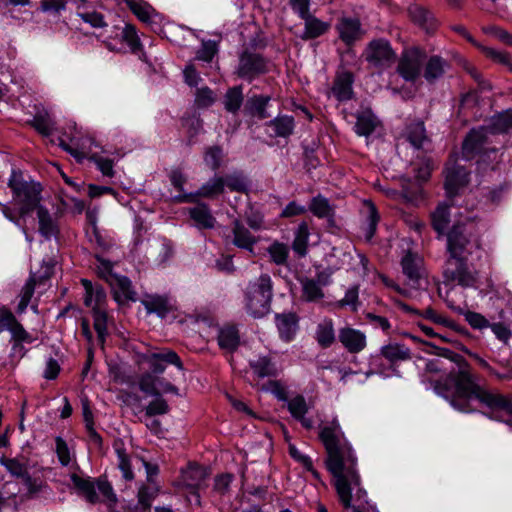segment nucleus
<instances>
[{
    "instance_id": "nucleus-4",
    "label": "nucleus",
    "mask_w": 512,
    "mask_h": 512,
    "mask_svg": "<svg viewBox=\"0 0 512 512\" xmlns=\"http://www.w3.org/2000/svg\"><path fill=\"white\" fill-rule=\"evenodd\" d=\"M14 200L19 204L20 216H27L42 205V186L35 181H26L21 170L13 169L7 183Z\"/></svg>"
},
{
    "instance_id": "nucleus-48",
    "label": "nucleus",
    "mask_w": 512,
    "mask_h": 512,
    "mask_svg": "<svg viewBox=\"0 0 512 512\" xmlns=\"http://www.w3.org/2000/svg\"><path fill=\"white\" fill-rule=\"evenodd\" d=\"M309 210L314 216L318 218L335 216L334 207L330 205L328 199L321 195L312 198L309 205Z\"/></svg>"
},
{
    "instance_id": "nucleus-52",
    "label": "nucleus",
    "mask_w": 512,
    "mask_h": 512,
    "mask_svg": "<svg viewBox=\"0 0 512 512\" xmlns=\"http://www.w3.org/2000/svg\"><path fill=\"white\" fill-rule=\"evenodd\" d=\"M157 381L158 378L155 376V374H153L152 372H146L142 374L141 377L139 378V389L148 395L160 396V390L156 386Z\"/></svg>"
},
{
    "instance_id": "nucleus-47",
    "label": "nucleus",
    "mask_w": 512,
    "mask_h": 512,
    "mask_svg": "<svg viewBox=\"0 0 512 512\" xmlns=\"http://www.w3.org/2000/svg\"><path fill=\"white\" fill-rule=\"evenodd\" d=\"M37 285L36 274H30L28 280L25 285L22 287L21 292L19 294L20 301L17 306L16 312L18 314H22L25 312L28 304L31 301L32 296L35 292V287Z\"/></svg>"
},
{
    "instance_id": "nucleus-54",
    "label": "nucleus",
    "mask_w": 512,
    "mask_h": 512,
    "mask_svg": "<svg viewBox=\"0 0 512 512\" xmlns=\"http://www.w3.org/2000/svg\"><path fill=\"white\" fill-rule=\"evenodd\" d=\"M122 40L127 43L133 53L142 50V44L133 25L127 24L122 31Z\"/></svg>"
},
{
    "instance_id": "nucleus-20",
    "label": "nucleus",
    "mask_w": 512,
    "mask_h": 512,
    "mask_svg": "<svg viewBox=\"0 0 512 512\" xmlns=\"http://www.w3.org/2000/svg\"><path fill=\"white\" fill-rule=\"evenodd\" d=\"M275 325L280 338L285 342H290L299 329V316L295 312L277 313Z\"/></svg>"
},
{
    "instance_id": "nucleus-12",
    "label": "nucleus",
    "mask_w": 512,
    "mask_h": 512,
    "mask_svg": "<svg viewBox=\"0 0 512 512\" xmlns=\"http://www.w3.org/2000/svg\"><path fill=\"white\" fill-rule=\"evenodd\" d=\"M142 360L148 364L151 372L155 375L162 374L169 364L176 366L179 370H184L179 355L168 348H161L154 352L148 351L142 355Z\"/></svg>"
},
{
    "instance_id": "nucleus-16",
    "label": "nucleus",
    "mask_w": 512,
    "mask_h": 512,
    "mask_svg": "<svg viewBox=\"0 0 512 512\" xmlns=\"http://www.w3.org/2000/svg\"><path fill=\"white\" fill-rule=\"evenodd\" d=\"M225 191L222 176H214L203 184L195 193L181 194L175 197L176 202H197L200 198L214 199Z\"/></svg>"
},
{
    "instance_id": "nucleus-36",
    "label": "nucleus",
    "mask_w": 512,
    "mask_h": 512,
    "mask_svg": "<svg viewBox=\"0 0 512 512\" xmlns=\"http://www.w3.org/2000/svg\"><path fill=\"white\" fill-rule=\"evenodd\" d=\"M378 125V120L371 109L367 108L356 114L355 132L359 136L371 135Z\"/></svg>"
},
{
    "instance_id": "nucleus-22",
    "label": "nucleus",
    "mask_w": 512,
    "mask_h": 512,
    "mask_svg": "<svg viewBox=\"0 0 512 512\" xmlns=\"http://www.w3.org/2000/svg\"><path fill=\"white\" fill-rule=\"evenodd\" d=\"M353 82L354 75L350 71H342L336 74L331 92L339 102H345L353 98Z\"/></svg>"
},
{
    "instance_id": "nucleus-44",
    "label": "nucleus",
    "mask_w": 512,
    "mask_h": 512,
    "mask_svg": "<svg viewBox=\"0 0 512 512\" xmlns=\"http://www.w3.org/2000/svg\"><path fill=\"white\" fill-rule=\"evenodd\" d=\"M28 124L44 136L52 134L54 125L49 112L45 109L37 111L33 119L29 121Z\"/></svg>"
},
{
    "instance_id": "nucleus-14",
    "label": "nucleus",
    "mask_w": 512,
    "mask_h": 512,
    "mask_svg": "<svg viewBox=\"0 0 512 512\" xmlns=\"http://www.w3.org/2000/svg\"><path fill=\"white\" fill-rule=\"evenodd\" d=\"M489 131L485 126L472 128L464 137L461 146V153L465 160H472L484 151L488 143Z\"/></svg>"
},
{
    "instance_id": "nucleus-40",
    "label": "nucleus",
    "mask_w": 512,
    "mask_h": 512,
    "mask_svg": "<svg viewBox=\"0 0 512 512\" xmlns=\"http://www.w3.org/2000/svg\"><path fill=\"white\" fill-rule=\"evenodd\" d=\"M302 289V299L306 302H319L325 294L319 283L312 278L303 277L300 279Z\"/></svg>"
},
{
    "instance_id": "nucleus-8",
    "label": "nucleus",
    "mask_w": 512,
    "mask_h": 512,
    "mask_svg": "<svg viewBox=\"0 0 512 512\" xmlns=\"http://www.w3.org/2000/svg\"><path fill=\"white\" fill-rule=\"evenodd\" d=\"M424 344L431 346L435 349V354L444 357L450 361L451 363H454L456 365L455 371L458 373L457 376V384L460 390H467L468 387L472 388V384H480L478 382V377L475 373H473L472 368L470 364L466 361V359L461 356L460 354H457L447 348H440L432 343L424 342Z\"/></svg>"
},
{
    "instance_id": "nucleus-42",
    "label": "nucleus",
    "mask_w": 512,
    "mask_h": 512,
    "mask_svg": "<svg viewBox=\"0 0 512 512\" xmlns=\"http://www.w3.org/2000/svg\"><path fill=\"white\" fill-rule=\"evenodd\" d=\"M364 205L367 208L366 214V223L363 228L364 237L367 241H370L376 233L377 225L380 220L379 213L377 211L376 206L372 201L366 200L364 201Z\"/></svg>"
},
{
    "instance_id": "nucleus-61",
    "label": "nucleus",
    "mask_w": 512,
    "mask_h": 512,
    "mask_svg": "<svg viewBox=\"0 0 512 512\" xmlns=\"http://www.w3.org/2000/svg\"><path fill=\"white\" fill-rule=\"evenodd\" d=\"M214 93L208 87H202L196 92L195 102L198 107L207 108L214 103Z\"/></svg>"
},
{
    "instance_id": "nucleus-37",
    "label": "nucleus",
    "mask_w": 512,
    "mask_h": 512,
    "mask_svg": "<svg viewBox=\"0 0 512 512\" xmlns=\"http://www.w3.org/2000/svg\"><path fill=\"white\" fill-rule=\"evenodd\" d=\"M315 340L324 349L332 346L336 340L332 319L325 318L318 323L315 331Z\"/></svg>"
},
{
    "instance_id": "nucleus-46",
    "label": "nucleus",
    "mask_w": 512,
    "mask_h": 512,
    "mask_svg": "<svg viewBox=\"0 0 512 512\" xmlns=\"http://www.w3.org/2000/svg\"><path fill=\"white\" fill-rule=\"evenodd\" d=\"M93 327L97 333L99 343L103 346L108 335L107 322L108 314L106 309L95 308L92 312Z\"/></svg>"
},
{
    "instance_id": "nucleus-45",
    "label": "nucleus",
    "mask_w": 512,
    "mask_h": 512,
    "mask_svg": "<svg viewBox=\"0 0 512 512\" xmlns=\"http://www.w3.org/2000/svg\"><path fill=\"white\" fill-rule=\"evenodd\" d=\"M154 486L142 485L137 492V509L140 508L142 512H146L151 508L153 500L158 496L160 488Z\"/></svg>"
},
{
    "instance_id": "nucleus-7",
    "label": "nucleus",
    "mask_w": 512,
    "mask_h": 512,
    "mask_svg": "<svg viewBox=\"0 0 512 512\" xmlns=\"http://www.w3.org/2000/svg\"><path fill=\"white\" fill-rule=\"evenodd\" d=\"M272 68V61L257 52L256 50L245 47L238 55V63L234 74L249 83L255 79L268 74Z\"/></svg>"
},
{
    "instance_id": "nucleus-34",
    "label": "nucleus",
    "mask_w": 512,
    "mask_h": 512,
    "mask_svg": "<svg viewBox=\"0 0 512 512\" xmlns=\"http://www.w3.org/2000/svg\"><path fill=\"white\" fill-rule=\"evenodd\" d=\"M305 22L304 32L300 36L302 40L318 38L330 29V23L324 22L312 14L302 18Z\"/></svg>"
},
{
    "instance_id": "nucleus-23",
    "label": "nucleus",
    "mask_w": 512,
    "mask_h": 512,
    "mask_svg": "<svg viewBox=\"0 0 512 512\" xmlns=\"http://www.w3.org/2000/svg\"><path fill=\"white\" fill-rule=\"evenodd\" d=\"M193 207L187 209L189 217L195 222L198 229H213L216 224L214 217L208 204L201 202L199 199Z\"/></svg>"
},
{
    "instance_id": "nucleus-56",
    "label": "nucleus",
    "mask_w": 512,
    "mask_h": 512,
    "mask_svg": "<svg viewBox=\"0 0 512 512\" xmlns=\"http://www.w3.org/2000/svg\"><path fill=\"white\" fill-rule=\"evenodd\" d=\"M289 454L307 471L311 472L315 479H320V474L317 470L314 469L313 462L309 456L302 454L294 445L289 446Z\"/></svg>"
},
{
    "instance_id": "nucleus-5",
    "label": "nucleus",
    "mask_w": 512,
    "mask_h": 512,
    "mask_svg": "<svg viewBox=\"0 0 512 512\" xmlns=\"http://www.w3.org/2000/svg\"><path fill=\"white\" fill-rule=\"evenodd\" d=\"M273 284L268 274L260 275L254 282H250L244 293L245 308L253 318H262L271 308Z\"/></svg>"
},
{
    "instance_id": "nucleus-35",
    "label": "nucleus",
    "mask_w": 512,
    "mask_h": 512,
    "mask_svg": "<svg viewBox=\"0 0 512 512\" xmlns=\"http://www.w3.org/2000/svg\"><path fill=\"white\" fill-rule=\"evenodd\" d=\"M142 304L148 313H155L161 318L166 317L171 311H173V305L165 296H147L142 300Z\"/></svg>"
},
{
    "instance_id": "nucleus-62",
    "label": "nucleus",
    "mask_w": 512,
    "mask_h": 512,
    "mask_svg": "<svg viewBox=\"0 0 512 512\" xmlns=\"http://www.w3.org/2000/svg\"><path fill=\"white\" fill-rule=\"evenodd\" d=\"M55 443H56V454L59 459V462L63 466L69 465L71 458H70V451H69L66 441L62 437L58 436L55 439Z\"/></svg>"
},
{
    "instance_id": "nucleus-17",
    "label": "nucleus",
    "mask_w": 512,
    "mask_h": 512,
    "mask_svg": "<svg viewBox=\"0 0 512 512\" xmlns=\"http://www.w3.org/2000/svg\"><path fill=\"white\" fill-rule=\"evenodd\" d=\"M231 243L239 249L248 251L254 255V247L259 239L247 228L240 219H234L231 223Z\"/></svg>"
},
{
    "instance_id": "nucleus-1",
    "label": "nucleus",
    "mask_w": 512,
    "mask_h": 512,
    "mask_svg": "<svg viewBox=\"0 0 512 512\" xmlns=\"http://www.w3.org/2000/svg\"><path fill=\"white\" fill-rule=\"evenodd\" d=\"M450 206L442 203L431 213L432 228L440 235H446L445 260L442 275L445 282L463 288L476 287L478 271L469 263V257L481 249V238L476 226L469 222H456L447 230L450 223Z\"/></svg>"
},
{
    "instance_id": "nucleus-30",
    "label": "nucleus",
    "mask_w": 512,
    "mask_h": 512,
    "mask_svg": "<svg viewBox=\"0 0 512 512\" xmlns=\"http://www.w3.org/2000/svg\"><path fill=\"white\" fill-rule=\"evenodd\" d=\"M217 342L222 350L234 352L240 345V333L236 325L226 324L219 328Z\"/></svg>"
},
{
    "instance_id": "nucleus-64",
    "label": "nucleus",
    "mask_w": 512,
    "mask_h": 512,
    "mask_svg": "<svg viewBox=\"0 0 512 512\" xmlns=\"http://www.w3.org/2000/svg\"><path fill=\"white\" fill-rule=\"evenodd\" d=\"M217 53V46L214 42L208 41L202 44V47L197 51L196 59L205 62L212 61L213 57Z\"/></svg>"
},
{
    "instance_id": "nucleus-27",
    "label": "nucleus",
    "mask_w": 512,
    "mask_h": 512,
    "mask_svg": "<svg viewBox=\"0 0 512 512\" xmlns=\"http://www.w3.org/2000/svg\"><path fill=\"white\" fill-rule=\"evenodd\" d=\"M408 12L411 20L427 33H432L437 29L438 22L432 12L428 9L417 4H413L409 7Z\"/></svg>"
},
{
    "instance_id": "nucleus-18",
    "label": "nucleus",
    "mask_w": 512,
    "mask_h": 512,
    "mask_svg": "<svg viewBox=\"0 0 512 512\" xmlns=\"http://www.w3.org/2000/svg\"><path fill=\"white\" fill-rule=\"evenodd\" d=\"M109 285L112 290L113 298L119 305H124L129 301L137 300V293L133 288L131 280L123 275H111Z\"/></svg>"
},
{
    "instance_id": "nucleus-60",
    "label": "nucleus",
    "mask_w": 512,
    "mask_h": 512,
    "mask_svg": "<svg viewBox=\"0 0 512 512\" xmlns=\"http://www.w3.org/2000/svg\"><path fill=\"white\" fill-rule=\"evenodd\" d=\"M89 160L96 164L97 168L101 171V173L104 176L112 177L114 175L113 160L101 157L97 154H93L92 156H90Z\"/></svg>"
},
{
    "instance_id": "nucleus-29",
    "label": "nucleus",
    "mask_w": 512,
    "mask_h": 512,
    "mask_svg": "<svg viewBox=\"0 0 512 512\" xmlns=\"http://www.w3.org/2000/svg\"><path fill=\"white\" fill-rule=\"evenodd\" d=\"M208 476V469L195 462H190L187 467L181 471L183 483L187 487L194 489L200 488L201 484L206 480Z\"/></svg>"
},
{
    "instance_id": "nucleus-33",
    "label": "nucleus",
    "mask_w": 512,
    "mask_h": 512,
    "mask_svg": "<svg viewBox=\"0 0 512 512\" xmlns=\"http://www.w3.org/2000/svg\"><path fill=\"white\" fill-rule=\"evenodd\" d=\"M485 127L493 135L509 133L512 130V109L493 115Z\"/></svg>"
},
{
    "instance_id": "nucleus-53",
    "label": "nucleus",
    "mask_w": 512,
    "mask_h": 512,
    "mask_svg": "<svg viewBox=\"0 0 512 512\" xmlns=\"http://www.w3.org/2000/svg\"><path fill=\"white\" fill-rule=\"evenodd\" d=\"M261 390L272 393L279 401H288L286 386L280 380H268L262 385Z\"/></svg>"
},
{
    "instance_id": "nucleus-58",
    "label": "nucleus",
    "mask_w": 512,
    "mask_h": 512,
    "mask_svg": "<svg viewBox=\"0 0 512 512\" xmlns=\"http://www.w3.org/2000/svg\"><path fill=\"white\" fill-rule=\"evenodd\" d=\"M288 410L292 417H302L308 412V406L305 398L302 395H297L288 401Z\"/></svg>"
},
{
    "instance_id": "nucleus-19",
    "label": "nucleus",
    "mask_w": 512,
    "mask_h": 512,
    "mask_svg": "<svg viewBox=\"0 0 512 512\" xmlns=\"http://www.w3.org/2000/svg\"><path fill=\"white\" fill-rule=\"evenodd\" d=\"M338 339L343 347L351 354H357L367 345L366 335L360 330L343 327L339 330Z\"/></svg>"
},
{
    "instance_id": "nucleus-2",
    "label": "nucleus",
    "mask_w": 512,
    "mask_h": 512,
    "mask_svg": "<svg viewBox=\"0 0 512 512\" xmlns=\"http://www.w3.org/2000/svg\"><path fill=\"white\" fill-rule=\"evenodd\" d=\"M457 376L454 366L435 358L426 362L421 378L422 382L429 384L437 394L449 399L450 404L460 412H473L470 400L476 399L493 413L501 412L512 418V393L503 394L481 384H472V388L468 387L463 391L458 387Z\"/></svg>"
},
{
    "instance_id": "nucleus-6",
    "label": "nucleus",
    "mask_w": 512,
    "mask_h": 512,
    "mask_svg": "<svg viewBox=\"0 0 512 512\" xmlns=\"http://www.w3.org/2000/svg\"><path fill=\"white\" fill-rule=\"evenodd\" d=\"M70 479L78 494L84 497L90 504L107 502L111 506L115 505L118 501L113 487L106 476H101L96 481H92L90 478H83L73 473L70 475Z\"/></svg>"
},
{
    "instance_id": "nucleus-31",
    "label": "nucleus",
    "mask_w": 512,
    "mask_h": 512,
    "mask_svg": "<svg viewBox=\"0 0 512 512\" xmlns=\"http://www.w3.org/2000/svg\"><path fill=\"white\" fill-rule=\"evenodd\" d=\"M449 67L447 60L441 56L433 55L425 63L423 77L429 84H434L444 76Z\"/></svg>"
},
{
    "instance_id": "nucleus-59",
    "label": "nucleus",
    "mask_w": 512,
    "mask_h": 512,
    "mask_svg": "<svg viewBox=\"0 0 512 512\" xmlns=\"http://www.w3.org/2000/svg\"><path fill=\"white\" fill-rule=\"evenodd\" d=\"M0 462L13 476L23 478L28 473L26 465L15 458H2Z\"/></svg>"
},
{
    "instance_id": "nucleus-43",
    "label": "nucleus",
    "mask_w": 512,
    "mask_h": 512,
    "mask_svg": "<svg viewBox=\"0 0 512 512\" xmlns=\"http://www.w3.org/2000/svg\"><path fill=\"white\" fill-rule=\"evenodd\" d=\"M243 87L237 85L229 88L224 95V107L230 113H237L243 104Z\"/></svg>"
},
{
    "instance_id": "nucleus-21",
    "label": "nucleus",
    "mask_w": 512,
    "mask_h": 512,
    "mask_svg": "<svg viewBox=\"0 0 512 512\" xmlns=\"http://www.w3.org/2000/svg\"><path fill=\"white\" fill-rule=\"evenodd\" d=\"M266 131L272 138H289L295 129V120L290 115H278L265 123Z\"/></svg>"
},
{
    "instance_id": "nucleus-55",
    "label": "nucleus",
    "mask_w": 512,
    "mask_h": 512,
    "mask_svg": "<svg viewBox=\"0 0 512 512\" xmlns=\"http://www.w3.org/2000/svg\"><path fill=\"white\" fill-rule=\"evenodd\" d=\"M116 454L119 460L118 467L123 474V478L127 481H132L134 479V473L131 468L129 455L126 453V450L123 447H117Z\"/></svg>"
},
{
    "instance_id": "nucleus-32",
    "label": "nucleus",
    "mask_w": 512,
    "mask_h": 512,
    "mask_svg": "<svg viewBox=\"0 0 512 512\" xmlns=\"http://www.w3.org/2000/svg\"><path fill=\"white\" fill-rule=\"evenodd\" d=\"M36 212L38 217L39 233L46 240H50L52 237H57L60 233V229L49 210L46 207L41 206L36 209Z\"/></svg>"
},
{
    "instance_id": "nucleus-15",
    "label": "nucleus",
    "mask_w": 512,
    "mask_h": 512,
    "mask_svg": "<svg viewBox=\"0 0 512 512\" xmlns=\"http://www.w3.org/2000/svg\"><path fill=\"white\" fill-rule=\"evenodd\" d=\"M1 326L10 331L14 342L13 349L21 348L22 343H31L32 336L25 330L15 315L6 307L0 308Z\"/></svg>"
},
{
    "instance_id": "nucleus-9",
    "label": "nucleus",
    "mask_w": 512,
    "mask_h": 512,
    "mask_svg": "<svg viewBox=\"0 0 512 512\" xmlns=\"http://www.w3.org/2000/svg\"><path fill=\"white\" fill-rule=\"evenodd\" d=\"M365 61L372 67L383 70L389 68L396 60V53L388 40L373 39L363 51Z\"/></svg>"
},
{
    "instance_id": "nucleus-50",
    "label": "nucleus",
    "mask_w": 512,
    "mask_h": 512,
    "mask_svg": "<svg viewBox=\"0 0 512 512\" xmlns=\"http://www.w3.org/2000/svg\"><path fill=\"white\" fill-rule=\"evenodd\" d=\"M267 251L274 264L278 266L287 264L289 249L286 244L275 241L267 248Z\"/></svg>"
},
{
    "instance_id": "nucleus-28",
    "label": "nucleus",
    "mask_w": 512,
    "mask_h": 512,
    "mask_svg": "<svg viewBox=\"0 0 512 512\" xmlns=\"http://www.w3.org/2000/svg\"><path fill=\"white\" fill-rule=\"evenodd\" d=\"M339 38L347 45H353L361 38V23L356 18H342L337 25Z\"/></svg>"
},
{
    "instance_id": "nucleus-39",
    "label": "nucleus",
    "mask_w": 512,
    "mask_h": 512,
    "mask_svg": "<svg viewBox=\"0 0 512 512\" xmlns=\"http://www.w3.org/2000/svg\"><path fill=\"white\" fill-rule=\"evenodd\" d=\"M309 227L306 221H302L294 232L292 249L299 257H305L308 252Z\"/></svg>"
},
{
    "instance_id": "nucleus-38",
    "label": "nucleus",
    "mask_w": 512,
    "mask_h": 512,
    "mask_svg": "<svg viewBox=\"0 0 512 512\" xmlns=\"http://www.w3.org/2000/svg\"><path fill=\"white\" fill-rule=\"evenodd\" d=\"M380 354L391 364L411 359V350L399 343H389L383 346Z\"/></svg>"
},
{
    "instance_id": "nucleus-11",
    "label": "nucleus",
    "mask_w": 512,
    "mask_h": 512,
    "mask_svg": "<svg viewBox=\"0 0 512 512\" xmlns=\"http://www.w3.org/2000/svg\"><path fill=\"white\" fill-rule=\"evenodd\" d=\"M402 273L406 277V284L413 289H420L426 282V271L423 259L416 253L407 251L401 259Z\"/></svg>"
},
{
    "instance_id": "nucleus-63",
    "label": "nucleus",
    "mask_w": 512,
    "mask_h": 512,
    "mask_svg": "<svg viewBox=\"0 0 512 512\" xmlns=\"http://www.w3.org/2000/svg\"><path fill=\"white\" fill-rule=\"evenodd\" d=\"M233 480V475L229 473L217 475L214 479L213 490L220 495L228 492L230 484Z\"/></svg>"
},
{
    "instance_id": "nucleus-51",
    "label": "nucleus",
    "mask_w": 512,
    "mask_h": 512,
    "mask_svg": "<svg viewBox=\"0 0 512 512\" xmlns=\"http://www.w3.org/2000/svg\"><path fill=\"white\" fill-rule=\"evenodd\" d=\"M223 149L219 145L207 147L204 151V162L212 170L216 171L221 167Z\"/></svg>"
},
{
    "instance_id": "nucleus-26",
    "label": "nucleus",
    "mask_w": 512,
    "mask_h": 512,
    "mask_svg": "<svg viewBox=\"0 0 512 512\" xmlns=\"http://www.w3.org/2000/svg\"><path fill=\"white\" fill-rule=\"evenodd\" d=\"M270 101L271 96L269 95H253L246 100L243 113L250 118H256L258 120L267 119L270 117L267 111Z\"/></svg>"
},
{
    "instance_id": "nucleus-3",
    "label": "nucleus",
    "mask_w": 512,
    "mask_h": 512,
    "mask_svg": "<svg viewBox=\"0 0 512 512\" xmlns=\"http://www.w3.org/2000/svg\"><path fill=\"white\" fill-rule=\"evenodd\" d=\"M319 439L325 448V466L333 477L339 500L345 508H350L352 489L361 483L355 451L336 419L319 427Z\"/></svg>"
},
{
    "instance_id": "nucleus-41",
    "label": "nucleus",
    "mask_w": 512,
    "mask_h": 512,
    "mask_svg": "<svg viewBox=\"0 0 512 512\" xmlns=\"http://www.w3.org/2000/svg\"><path fill=\"white\" fill-rule=\"evenodd\" d=\"M224 188L227 187L231 192L248 194L249 181L241 171H235L231 174L222 176Z\"/></svg>"
},
{
    "instance_id": "nucleus-25",
    "label": "nucleus",
    "mask_w": 512,
    "mask_h": 512,
    "mask_svg": "<svg viewBox=\"0 0 512 512\" xmlns=\"http://www.w3.org/2000/svg\"><path fill=\"white\" fill-rule=\"evenodd\" d=\"M406 140L417 150L426 149L431 144V139L427 135V131L422 120H415L406 126Z\"/></svg>"
},
{
    "instance_id": "nucleus-49",
    "label": "nucleus",
    "mask_w": 512,
    "mask_h": 512,
    "mask_svg": "<svg viewBox=\"0 0 512 512\" xmlns=\"http://www.w3.org/2000/svg\"><path fill=\"white\" fill-rule=\"evenodd\" d=\"M125 3L140 21L150 22L151 13L154 12L151 5L138 0H125Z\"/></svg>"
},
{
    "instance_id": "nucleus-10",
    "label": "nucleus",
    "mask_w": 512,
    "mask_h": 512,
    "mask_svg": "<svg viewBox=\"0 0 512 512\" xmlns=\"http://www.w3.org/2000/svg\"><path fill=\"white\" fill-rule=\"evenodd\" d=\"M424 58L425 53L417 47L405 50L398 62L397 72L404 80L414 82L420 76Z\"/></svg>"
},
{
    "instance_id": "nucleus-13",
    "label": "nucleus",
    "mask_w": 512,
    "mask_h": 512,
    "mask_svg": "<svg viewBox=\"0 0 512 512\" xmlns=\"http://www.w3.org/2000/svg\"><path fill=\"white\" fill-rule=\"evenodd\" d=\"M443 173L445 175L444 188L450 198L456 196L460 189L469 183V172L455 161L447 162Z\"/></svg>"
},
{
    "instance_id": "nucleus-24",
    "label": "nucleus",
    "mask_w": 512,
    "mask_h": 512,
    "mask_svg": "<svg viewBox=\"0 0 512 512\" xmlns=\"http://www.w3.org/2000/svg\"><path fill=\"white\" fill-rule=\"evenodd\" d=\"M249 367L257 379L276 378L280 372L276 362L268 354L250 360Z\"/></svg>"
},
{
    "instance_id": "nucleus-57",
    "label": "nucleus",
    "mask_w": 512,
    "mask_h": 512,
    "mask_svg": "<svg viewBox=\"0 0 512 512\" xmlns=\"http://www.w3.org/2000/svg\"><path fill=\"white\" fill-rule=\"evenodd\" d=\"M156 397L157 398L151 401L145 408V415L148 417L164 415L169 412V405L167 401L161 396Z\"/></svg>"
}]
</instances>
